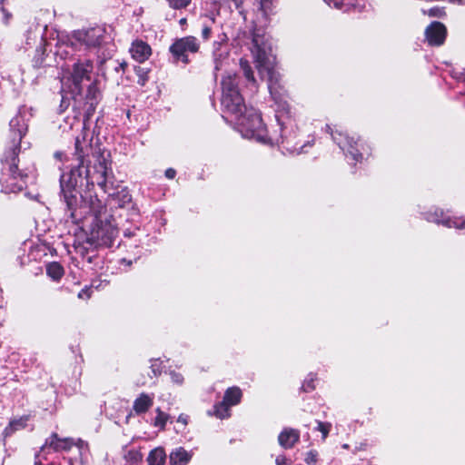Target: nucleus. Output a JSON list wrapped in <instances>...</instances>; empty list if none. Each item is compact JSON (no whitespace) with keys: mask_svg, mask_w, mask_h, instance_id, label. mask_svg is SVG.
Returning <instances> with one entry per match:
<instances>
[{"mask_svg":"<svg viewBox=\"0 0 465 465\" xmlns=\"http://www.w3.org/2000/svg\"><path fill=\"white\" fill-rule=\"evenodd\" d=\"M251 52L259 74L267 79L270 94L277 106L275 118L280 134H268L261 114L252 107H246L238 89L235 74H228L222 79L221 104L224 114L230 115L243 138L262 144H280L290 154L305 153L304 148L312 146V143H302L293 129L294 121L290 115L287 93L281 84V74L274 66L275 56L269 38L254 31Z\"/></svg>","mask_w":465,"mask_h":465,"instance_id":"obj_1","label":"nucleus"},{"mask_svg":"<svg viewBox=\"0 0 465 465\" xmlns=\"http://www.w3.org/2000/svg\"><path fill=\"white\" fill-rule=\"evenodd\" d=\"M75 124H81V132L74 139V154L79 163L60 177V194L70 213V218H74L78 186L84 183L87 188L97 184L104 193L111 194L107 186V177L111 171L110 153L93 143V132L86 126L85 122L80 123L75 115L65 116L59 128L66 132Z\"/></svg>","mask_w":465,"mask_h":465,"instance_id":"obj_2","label":"nucleus"},{"mask_svg":"<svg viewBox=\"0 0 465 465\" xmlns=\"http://www.w3.org/2000/svg\"><path fill=\"white\" fill-rule=\"evenodd\" d=\"M12 134V146L7 150L2 159L3 169L0 180L2 192L5 193H18L26 186L27 174L18 172L16 158L20 152V142L26 134L27 124L19 113L10 121Z\"/></svg>","mask_w":465,"mask_h":465,"instance_id":"obj_3","label":"nucleus"},{"mask_svg":"<svg viewBox=\"0 0 465 465\" xmlns=\"http://www.w3.org/2000/svg\"><path fill=\"white\" fill-rule=\"evenodd\" d=\"M108 39L106 31L102 26L76 30L71 35L58 37L55 54L62 59H66L71 51H87L97 54L100 63L103 64L106 59ZM107 55H110L109 52Z\"/></svg>","mask_w":465,"mask_h":465,"instance_id":"obj_4","label":"nucleus"},{"mask_svg":"<svg viewBox=\"0 0 465 465\" xmlns=\"http://www.w3.org/2000/svg\"><path fill=\"white\" fill-rule=\"evenodd\" d=\"M93 71V62L84 60L74 64L72 71L64 73L61 79L62 91L69 89V93L74 100L82 95L83 82L90 80V74Z\"/></svg>","mask_w":465,"mask_h":465,"instance_id":"obj_5","label":"nucleus"},{"mask_svg":"<svg viewBox=\"0 0 465 465\" xmlns=\"http://www.w3.org/2000/svg\"><path fill=\"white\" fill-rule=\"evenodd\" d=\"M99 210H94L95 221L92 227L90 235L87 238V243L95 248L111 247L117 237L118 231L115 225L110 220H100L98 214L101 213L104 206L98 201Z\"/></svg>","mask_w":465,"mask_h":465,"instance_id":"obj_6","label":"nucleus"},{"mask_svg":"<svg viewBox=\"0 0 465 465\" xmlns=\"http://www.w3.org/2000/svg\"><path fill=\"white\" fill-rule=\"evenodd\" d=\"M325 128L326 132L331 134L333 142L337 143L352 163L361 161L362 154L360 151L362 149V144L360 143L359 139L337 130L333 131L329 124H326Z\"/></svg>","mask_w":465,"mask_h":465,"instance_id":"obj_7","label":"nucleus"},{"mask_svg":"<svg viewBox=\"0 0 465 465\" xmlns=\"http://www.w3.org/2000/svg\"><path fill=\"white\" fill-rule=\"evenodd\" d=\"M199 43L194 36H185L177 39L169 48L173 61L187 64L190 60L189 54H195L199 50Z\"/></svg>","mask_w":465,"mask_h":465,"instance_id":"obj_8","label":"nucleus"},{"mask_svg":"<svg viewBox=\"0 0 465 465\" xmlns=\"http://www.w3.org/2000/svg\"><path fill=\"white\" fill-rule=\"evenodd\" d=\"M424 218L430 223H441L448 228H464L465 219L462 217H447L443 211L435 208L433 212L429 211L424 213Z\"/></svg>","mask_w":465,"mask_h":465,"instance_id":"obj_9","label":"nucleus"},{"mask_svg":"<svg viewBox=\"0 0 465 465\" xmlns=\"http://www.w3.org/2000/svg\"><path fill=\"white\" fill-rule=\"evenodd\" d=\"M74 444L72 439L64 438L60 439L56 433H53L46 440L44 446L42 447V450L44 451L45 449H53L54 451L60 450H69L72 446ZM80 450H83L84 447H87V443L82 440H78L77 443H75Z\"/></svg>","mask_w":465,"mask_h":465,"instance_id":"obj_10","label":"nucleus"},{"mask_svg":"<svg viewBox=\"0 0 465 465\" xmlns=\"http://www.w3.org/2000/svg\"><path fill=\"white\" fill-rule=\"evenodd\" d=\"M447 30L440 22H432L425 30L426 39L430 45H441L446 38Z\"/></svg>","mask_w":465,"mask_h":465,"instance_id":"obj_11","label":"nucleus"},{"mask_svg":"<svg viewBox=\"0 0 465 465\" xmlns=\"http://www.w3.org/2000/svg\"><path fill=\"white\" fill-rule=\"evenodd\" d=\"M213 56L215 72L225 68L229 64V50L227 45L220 42H215L213 44Z\"/></svg>","mask_w":465,"mask_h":465,"instance_id":"obj_12","label":"nucleus"},{"mask_svg":"<svg viewBox=\"0 0 465 465\" xmlns=\"http://www.w3.org/2000/svg\"><path fill=\"white\" fill-rule=\"evenodd\" d=\"M153 394L142 392L134 399L132 411L137 416L144 415L153 407Z\"/></svg>","mask_w":465,"mask_h":465,"instance_id":"obj_13","label":"nucleus"},{"mask_svg":"<svg viewBox=\"0 0 465 465\" xmlns=\"http://www.w3.org/2000/svg\"><path fill=\"white\" fill-rule=\"evenodd\" d=\"M130 53L135 61L138 63H143L152 54V49L147 43L142 40H136L133 42L130 48Z\"/></svg>","mask_w":465,"mask_h":465,"instance_id":"obj_14","label":"nucleus"},{"mask_svg":"<svg viewBox=\"0 0 465 465\" xmlns=\"http://www.w3.org/2000/svg\"><path fill=\"white\" fill-rule=\"evenodd\" d=\"M300 439V432L297 430L284 429L278 437L279 444L284 449H291Z\"/></svg>","mask_w":465,"mask_h":465,"instance_id":"obj_15","label":"nucleus"},{"mask_svg":"<svg viewBox=\"0 0 465 465\" xmlns=\"http://www.w3.org/2000/svg\"><path fill=\"white\" fill-rule=\"evenodd\" d=\"M192 458V455L183 448L179 447L170 453L171 465H186Z\"/></svg>","mask_w":465,"mask_h":465,"instance_id":"obj_16","label":"nucleus"},{"mask_svg":"<svg viewBox=\"0 0 465 465\" xmlns=\"http://www.w3.org/2000/svg\"><path fill=\"white\" fill-rule=\"evenodd\" d=\"M154 411L156 416L151 419L149 422L153 427L157 428L159 430H163L167 421L171 419V416L168 413L163 411L159 407L156 408Z\"/></svg>","mask_w":465,"mask_h":465,"instance_id":"obj_17","label":"nucleus"},{"mask_svg":"<svg viewBox=\"0 0 465 465\" xmlns=\"http://www.w3.org/2000/svg\"><path fill=\"white\" fill-rule=\"evenodd\" d=\"M165 452L163 448H155L150 451L147 457L149 465H163L165 461Z\"/></svg>","mask_w":465,"mask_h":465,"instance_id":"obj_18","label":"nucleus"},{"mask_svg":"<svg viewBox=\"0 0 465 465\" xmlns=\"http://www.w3.org/2000/svg\"><path fill=\"white\" fill-rule=\"evenodd\" d=\"M242 399V391L238 387L227 389L224 393L223 401L231 406L237 405Z\"/></svg>","mask_w":465,"mask_h":465,"instance_id":"obj_19","label":"nucleus"},{"mask_svg":"<svg viewBox=\"0 0 465 465\" xmlns=\"http://www.w3.org/2000/svg\"><path fill=\"white\" fill-rule=\"evenodd\" d=\"M64 268L58 262H51L46 267L47 275L54 281H59L64 275Z\"/></svg>","mask_w":465,"mask_h":465,"instance_id":"obj_20","label":"nucleus"},{"mask_svg":"<svg viewBox=\"0 0 465 465\" xmlns=\"http://www.w3.org/2000/svg\"><path fill=\"white\" fill-rule=\"evenodd\" d=\"M114 197L116 200L118 206L121 208L124 207L132 201V195L126 187H123L121 190H119L116 193L114 194Z\"/></svg>","mask_w":465,"mask_h":465,"instance_id":"obj_21","label":"nucleus"},{"mask_svg":"<svg viewBox=\"0 0 465 465\" xmlns=\"http://www.w3.org/2000/svg\"><path fill=\"white\" fill-rule=\"evenodd\" d=\"M231 407H232L231 405H229L227 402H225L223 400V401L214 405L213 413L219 419L228 418L231 415V411H230Z\"/></svg>","mask_w":465,"mask_h":465,"instance_id":"obj_22","label":"nucleus"},{"mask_svg":"<svg viewBox=\"0 0 465 465\" xmlns=\"http://www.w3.org/2000/svg\"><path fill=\"white\" fill-rule=\"evenodd\" d=\"M26 425V419L20 418L18 420H11L9 425L5 429V434L10 435L14 431L25 428Z\"/></svg>","mask_w":465,"mask_h":465,"instance_id":"obj_23","label":"nucleus"},{"mask_svg":"<svg viewBox=\"0 0 465 465\" xmlns=\"http://www.w3.org/2000/svg\"><path fill=\"white\" fill-rule=\"evenodd\" d=\"M99 90L96 84L94 83L90 84L86 93V99L90 102L91 105L97 102Z\"/></svg>","mask_w":465,"mask_h":465,"instance_id":"obj_24","label":"nucleus"},{"mask_svg":"<svg viewBox=\"0 0 465 465\" xmlns=\"http://www.w3.org/2000/svg\"><path fill=\"white\" fill-rule=\"evenodd\" d=\"M240 65H241V68H242V70L243 72V74L246 77V79L249 82L254 83L255 79H254V76H253V73H252V67L249 64V62L247 60L241 59L240 60Z\"/></svg>","mask_w":465,"mask_h":465,"instance_id":"obj_25","label":"nucleus"},{"mask_svg":"<svg viewBox=\"0 0 465 465\" xmlns=\"http://www.w3.org/2000/svg\"><path fill=\"white\" fill-rule=\"evenodd\" d=\"M61 92H62V100H61V104L59 106L60 114H62L69 106V104H70L69 100L73 99L72 95L69 93V89L65 88V92H63L62 90H61Z\"/></svg>","mask_w":465,"mask_h":465,"instance_id":"obj_26","label":"nucleus"},{"mask_svg":"<svg viewBox=\"0 0 465 465\" xmlns=\"http://www.w3.org/2000/svg\"><path fill=\"white\" fill-rule=\"evenodd\" d=\"M150 369L154 377L161 374L163 370V362L159 359H154L151 361Z\"/></svg>","mask_w":465,"mask_h":465,"instance_id":"obj_27","label":"nucleus"},{"mask_svg":"<svg viewBox=\"0 0 465 465\" xmlns=\"http://www.w3.org/2000/svg\"><path fill=\"white\" fill-rule=\"evenodd\" d=\"M169 4V6L173 9H182L185 8L192 0H166Z\"/></svg>","mask_w":465,"mask_h":465,"instance_id":"obj_28","label":"nucleus"},{"mask_svg":"<svg viewBox=\"0 0 465 465\" xmlns=\"http://www.w3.org/2000/svg\"><path fill=\"white\" fill-rule=\"evenodd\" d=\"M318 460V452L314 450H312L306 453L304 458V461L308 465H314Z\"/></svg>","mask_w":465,"mask_h":465,"instance_id":"obj_29","label":"nucleus"},{"mask_svg":"<svg viewBox=\"0 0 465 465\" xmlns=\"http://www.w3.org/2000/svg\"><path fill=\"white\" fill-rule=\"evenodd\" d=\"M331 424L327 422L322 421H317V428L316 430L321 431L322 433V438L325 439L330 431Z\"/></svg>","mask_w":465,"mask_h":465,"instance_id":"obj_30","label":"nucleus"},{"mask_svg":"<svg viewBox=\"0 0 465 465\" xmlns=\"http://www.w3.org/2000/svg\"><path fill=\"white\" fill-rule=\"evenodd\" d=\"M169 375L173 383L177 385H182L183 383L184 379L181 373L176 372L175 371H171Z\"/></svg>","mask_w":465,"mask_h":465,"instance_id":"obj_31","label":"nucleus"},{"mask_svg":"<svg viewBox=\"0 0 465 465\" xmlns=\"http://www.w3.org/2000/svg\"><path fill=\"white\" fill-rule=\"evenodd\" d=\"M314 377L312 374H310L308 378L304 381L302 388L304 391H311L314 389Z\"/></svg>","mask_w":465,"mask_h":465,"instance_id":"obj_32","label":"nucleus"},{"mask_svg":"<svg viewBox=\"0 0 465 465\" xmlns=\"http://www.w3.org/2000/svg\"><path fill=\"white\" fill-rule=\"evenodd\" d=\"M329 6L340 9L347 0H323Z\"/></svg>","mask_w":465,"mask_h":465,"instance_id":"obj_33","label":"nucleus"},{"mask_svg":"<svg viewBox=\"0 0 465 465\" xmlns=\"http://www.w3.org/2000/svg\"><path fill=\"white\" fill-rule=\"evenodd\" d=\"M443 10L438 7L430 8L426 14L430 16L440 17L443 15Z\"/></svg>","mask_w":465,"mask_h":465,"instance_id":"obj_34","label":"nucleus"},{"mask_svg":"<svg viewBox=\"0 0 465 465\" xmlns=\"http://www.w3.org/2000/svg\"><path fill=\"white\" fill-rule=\"evenodd\" d=\"M6 0H0V10L2 11L3 15H4V21L5 23H7L9 18L11 17V15L5 10V2Z\"/></svg>","mask_w":465,"mask_h":465,"instance_id":"obj_35","label":"nucleus"},{"mask_svg":"<svg viewBox=\"0 0 465 465\" xmlns=\"http://www.w3.org/2000/svg\"><path fill=\"white\" fill-rule=\"evenodd\" d=\"M275 463L276 465H291V462L283 455L277 456Z\"/></svg>","mask_w":465,"mask_h":465,"instance_id":"obj_36","label":"nucleus"},{"mask_svg":"<svg viewBox=\"0 0 465 465\" xmlns=\"http://www.w3.org/2000/svg\"><path fill=\"white\" fill-rule=\"evenodd\" d=\"M210 35H211V28L207 25H204L202 29V37L204 40H207V39H209Z\"/></svg>","mask_w":465,"mask_h":465,"instance_id":"obj_37","label":"nucleus"},{"mask_svg":"<svg viewBox=\"0 0 465 465\" xmlns=\"http://www.w3.org/2000/svg\"><path fill=\"white\" fill-rule=\"evenodd\" d=\"M175 174H176V171L174 169H173V168H168L165 171V176L168 179H173L175 177Z\"/></svg>","mask_w":465,"mask_h":465,"instance_id":"obj_38","label":"nucleus"},{"mask_svg":"<svg viewBox=\"0 0 465 465\" xmlns=\"http://www.w3.org/2000/svg\"><path fill=\"white\" fill-rule=\"evenodd\" d=\"M84 296H86L87 298L90 297V292H89L88 288H84V289L81 290V292L78 293V297L80 299H83Z\"/></svg>","mask_w":465,"mask_h":465,"instance_id":"obj_39","label":"nucleus"},{"mask_svg":"<svg viewBox=\"0 0 465 465\" xmlns=\"http://www.w3.org/2000/svg\"><path fill=\"white\" fill-rule=\"evenodd\" d=\"M177 422H181L183 425H186L188 423V416H186L184 414L179 415V417L177 419Z\"/></svg>","mask_w":465,"mask_h":465,"instance_id":"obj_40","label":"nucleus"},{"mask_svg":"<svg viewBox=\"0 0 465 465\" xmlns=\"http://www.w3.org/2000/svg\"><path fill=\"white\" fill-rule=\"evenodd\" d=\"M271 3V0H260V5L261 8L265 11L266 8L269 6V4Z\"/></svg>","mask_w":465,"mask_h":465,"instance_id":"obj_41","label":"nucleus"},{"mask_svg":"<svg viewBox=\"0 0 465 465\" xmlns=\"http://www.w3.org/2000/svg\"><path fill=\"white\" fill-rule=\"evenodd\" d=\"M122 264H125L126 266L130 267L133 263L131 260L122 259L121 260Z\"/></svg>","mask_w":465,"mask_h":465,"instance_id":"obj_42","label":"nucleus"},{"mask_svg":"<svg viewBox=\"0 0 465 465\" xmlns=\"http://www.w3.org/2000/svg\"><path fill=\"white\" fill-rule=\"evenodd\" d=\"M62 155H63V153H60V152H57V153H54V157L57 158V159H61Z\"/></svg>","mask_w":465,"mask_h":465,"instance_id":"obj_43","label":"nucleus"},{"mask_svg":"<svg viewBox=\"0 0 465 465\" xmlns=\"http://www.w3.org/2000/svg\"><path fill=\"white\" fill-rule=\"evenodd\" d=\"M138 83H139L140 84L143 85V84H144V83H145V79H144V78L140 77V79H139V82H138Z\"/></svg>","mask_w":465,"mask_h":465,"instance_id":"obj_44","label":"nucleus"},{"mask_svg":"<svg viewBox=\"0 0 465 465\" xmlns=\"http://www.w3.org/2000/svg\"><path fill=\"white\" fill-rule=\"evenodd\" d=\"M124 235L127 237H131L132 233L130 232H124Z\"/></svg>","mask_w":465,"mask_h":465,"instance_id":"obj_45","label":"nucleus"}]
</instances>
